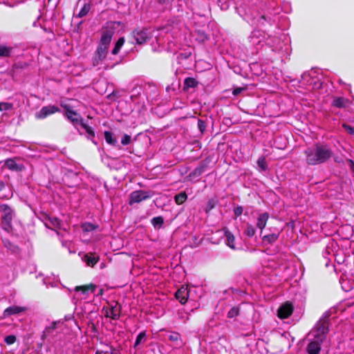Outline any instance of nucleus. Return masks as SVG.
Here are the masks:
<instances>
[{"label": "nucleus", "instance_id": "obj_9", "mask_svg": "<svg viewBox=\"0 0 354 354\" xmlns=\"http://www.w3.org/2000/svg\"><path fill=\"white\" fill-rule=\"evenodd\" d=\"M324 340L314 336V339L308 344L306 351L308 354H319L322 349V344Z\"/></svg>", "mask_w": 354, "mask_h": 354}, {"label": "nucleus", "instance_id": "obj_25", "mask_svg": "<svg viewBox=\"0 0 354 354\" xmlns=\"http://www.w3.org/2000/svg\"><path fill=\"white\" fill-rule=\"evenodd\" d=\"M279 233H272L268 235H264L262 237V241L268 244H272L279 239Z\"/></svg>", "mask_w": 354, "mask_h": 354}, {"label": "nucleus", "instance_id": "obj_3", "mask_svg": "<svg viewBox=\"0 0 354 354\" xmlns=\"http://www.w3.org/2000/svg\"><path fill=\"white\" fill-rule=\"evenodd\" d=\"M329 313H324L315 326L314 336L324 341L329 331Z\"/></svg>", "mask_w": 354, "mask_h": 354}, {"label": "nucleus", "instance_id": "obj_13", "mask_svg": "<svg viewBox=\"0 0 354 354\" xmlns=\"http://www.w3.org/2000/svg\"><path fill=\"white\" fill-rule=\"evenodd\" d=\"M249 42L252 44H261L266 42V35L264 32L261 30H254L249 37Z\"/></svg>", "mask_w": 354, "mask_h": 354}, {"label": "nucleus", "instance_id": "obj_20", "mask_svg": "<svg viewBox=\"0 0 354 354\" xmlns=\"http://www.w3.org/2000/svg\"><path fill=\"white\" fill-rule=\"evenodd\" d=\"M207 167V163L205 161H202L200 165L196 167L189 175L191 178H196L200 176L205 171Z\"/></svg>", "mask_w": 354, "mask_h": 354}, {"label": "nucleus", "instance_id": "obj_38", "mask_svg": "<svg viewBox=\"0 0 354 354\" xmlns=\"http://www.w3.org/2000/svg\"><path fill=\"white\" fill-rule=\"evenodd\" d=\"M83 231L85 232H91L96 229L97 226L91 223H85L82 225Z\"/></svg>", "mask_w": 354, "mask_h": 354}, {"label": "nucleus", "instance_id": "obj_56", "mask_svg": "<svg viewBox=\"0 0 354 354\" xmlns=\"http://www.w3.org/2000/svg\"><path fill=\"white\" fill-rule=\"evenodd\" d=\"M82 0H79L78 4H80L82 2Z\"/></svg>", "mask_w": 354, "mask_h": 354}, {"label": "nucleus", "instance_id": "obj_12", "mask_svg": "<svg viewBox=\"0 0 354 354\" xmlns=\"http://www.w3.org/2000/svg\"><path fill=\"white\" fill-rule=\"evenodd\" d=\"M133 37L136 41V44L149 43L151 39V32L147 29L133 32Z\"/></svg>", "mask_w": 354, "mask_h": 354}, {"label": "nucleus", "instance_id": "obj_34", "mask_svg": "<svg viewBox=\"0 0 354 354\" xmlns=\"http://www.w3.org/2000/svg\"><path fill=\"white\" fill-rule=\"evenodd\" d=\"M240 309L237 306L232 307L227 313V317L228 318H234L237 317L239 315Z\"/></svg>", "mask_w": 354, "mask_h": 354}, {"label": "nucleus", "instance_id": "obj_53", "mask_svg": "<svg viewBox=\"0 0 354 354\" xmlns=\"http://www.w3.org/2000/svg\"><path fill=\"white\" fill-rule=\"evenodd\" d=\"M5 187V183L3 180H0V192L2 191Z\"/></svg>", "mask_w": 354, "mask_h": 354}, {"label": "nucleus", "instance_id": "obj_43", "mask_svg": "<svg viewBox=\"0 0 354 354\" xmlns=\"http://www.w3.org/2000/svg\"><path fill=\"white\" fill-rule=\"evenodd\" d=\"M16 340L17 337L14 335H8L4 338V342L8 345L13 344Z\"/></svg>", "mask_w": 354, "mask_h": 354}, {"label": "nucleus", "instance_id": "obj_32", "mask_svg": "<svg viewBox=\"0 0 354 354\" xmlns=\"http://www.w3.org/2000/svg\"><path fill=\"white\" fill-rule=\"evenodd\" d=\"M255 232H256V230H255L254 227L252 225L248 223L246 225V228L244 231V234L247 236L251 238V237L254 236V235L255 234Z\"/></svg>", "mask_w": 354, "mask_h": 354}, {"label": "nucleus", "instance_id": "obj_37", "mask_svg": "<svg viewBox=\"0 0 354 354\" xmlns=\"http://www.w3.org/2000/svg\"><path fill=\"white\" fill-rule=\"evenodd\" d=\"M168 339L169 341H171L172 342H177L181 339V335L180 333H178L177 332H171L169 335Z\"/></svg>", "mask_w": 354, "mask_h": 354}, {"label": "nucleus", "instance_id": "obj_49", "mask_svg": "<svg viewBox=\"0 0 354 354\" xmlns=\"http://www.w3.org/2000/svg\"><path fill=\"white\" fill-rule=\"evenodd\" d=\"M50 333L48 331V329H44V331L42 332V334L41 335V340L42 342H44V340L46 339L48 335Z\"/></svg>", "mask_w": 354, "mask_h": 354}, {"label": "nucleus", "instance_id": "obj_4", "mask_svg": "<svg viewBox=\"0 0 354 354\" xmlns=\"http://www.w3.org/2000/svg\"><path fill=\"white\" fill-rule=\"evenodd\" d=\"M1 227L7 232H10L12 229V221L14 215V211L8 205H1Z\"/></svg>", "mask_w": 354, "mask_h": 354}, {"label": "nucleus", "instance_id": "obj_15", "mask_svg": "<svg viewBox=\"0 0 354 354\" xmlns=\"http://www.w3.org/2000/svg\"><path fill=\"white\" fill-rule=\"evenodd\" d=\"M175 297L180 301L181 304H185L189 297V292L187 288L182 286L175 293Z\"/></svg>", "mask_w": 354, "mask_h": 354}, {"label": "nucleus", "instance_id": "obj_36", "mask_svg": "<svg viewBox=\"0 0 354 354\" xmlns=\"http://www.w3.org/2000/svg\"><path fill=\"white\" fill-rule=\"evenodd\" d=\"M257 165L262 171H266L268 168L266 160L264 156H261L257 160Z\"/></svg>", "mask_w": 354, "mask_h": 354}, {"label": "nucleus", "instance_id": "obj_52", "mask_svg": "<svg viewBox=\"0 0 354 354\" xmlns=\"http://www.w3.org/2000/svg\"><path fill=\"white\" fill-rule=\"evenodd\" d=\"M125 42V39L123 37H120L118 41L115 43V44H124Z\"/></svg>", "mask_w": 354, "mask_h": 354}, {"label": "nucleus", "instance_id": "obj_21", "mask_svg": "<svg viewBox=\"0 0 354 354\" xmlns=\"http://www.w3.org/2000/svg\"><path fill=\"white\" fill-rule=\"evenodd\" d=\"M198 85V82L194 77H187L183 82V90L187 91L191 88H196Z\"/></svg>", "mask_w": 354, "mask_h": 354}, {"label": "nucleus", "instance_id": "obj_55", "mask_svg": "<svg viewBox=\"0 0 354 354\" xmlns=\"http://www.w3.org/2000/svg\"><path fill=\"white\" fill-rule=\"evenodd\" d=\"M104 294V290L103 289H100L99 290V292H98V295H102Z\"/></svg>", "mask_w": 354, "mask_h": 354}, {"label": "nucleus", "instance_id": "obj_2", "mask_svg": "<svg viewBox=\"0 0 354 354\" xmlns=\"http://www.w3.org/2000/svg\"><path fill=\"white\" fill-rule=\"evenodd\" d=\"M120 25V23L117 21L106 22L100 30V44H109Z\"/></svg>", "mask_w": 354, "mask_h": 354}, {"label": "nucleus", "instance_id": "obj_44", "mask_svg": "<svg viewBox=\"0 0 354 354\" xmlns=\"http://www.w3.org/2000/svg\"><path fill=\"white\" fill-rule=\"evenodd\" d=\"M131 142V137L128 134H124L121 140V144L122 145H127Z\"/></svg>", "mask_w": 354, "mask_h": 354}, {"label": "nucleus", "instance_id": "obj_48", "mask_svg": "<svg viewBox=\"0 0 354 354\" xmlns=\"http://www.w3.org/2000/svg\"><path fill=\"white\" fill-rule=\"evenodd\" d=\"M57 322L56 321H54L51 323L50 326L46 327V329H48V331L50 333L51 331L54 330L57 327Z\"/></svg>", "mask_w": 354, "mask_h": 354}, {"label": "nucleus", "instance_id": "obj_46", "mask_svg": "<svg viewBox=\"0 0 354 354\" xmlns=\"http://www.w3.org/2000/svg\"><path fill=\"white\" fill-rule=\"evenodd\" d=\"M243 209L242 206L238 205L237 207L234 208V214L236 216V218L241 216L243 213Z\"/></svg>", "mask_w": 354, "mask_h": 354}, {"label": "nucleus", "instance_id": "obj_22", "mask_svg": "<svg viewBox=\"0 0 354 354\" xmlns=\"http://www.w3.org/2000/svg\"><path fill=\"white\" fill-rule=\"evenodd\" d=\"M3 244L6 248L11 251L12 253H19L20 251L18 245H15V243H12L9 239H2Z\"/></svg>", "mask_w": 354, "mask_h": 354}, {"label": "nucleus", "instance_id": "obj_26", "mask_svg": "<svg viewBox=\"0 0 354 354\" xmlns=\"http://www.w3.org/2000/svg\"><path fill=\"white\" fill-rule=\"evenodd\" d=\"M91 6L90 3H84L80 12L76 15V18H82L86 16L90 11Z\"/></svg>", "mask_w": 354, "mask_h": 354}, {"label": "nucleus", "instance_id": "obj_40", "mask_svg": "<svg viewBox=\"0 0 354 354\" xmlns=\"http://www.w3.org/2000/svg\"><path fill=\"white\" fill-rule=\"evenodd\" d=\"M146 337V332L145 331H142L140 332L136 337V342L134 343V345L133 346L134 347H136L138 346L140 342H142V340Z\"/></svg>", "mask_w": 354, "mask_h": 354}, {"label": "nucleus", "instance_id": "obj_35", "mask_svg": "<svg viewBox=\"0 0 354 354\" xmlns=\"http://www.w3.org/2000/svg\"><path fill=\"white\" fill-rule=\"evenodd\" d=\"M266 22L271 24V22H272L271 18L270 17L267 18L265 15H261L258 19H257V24L259 26H265Z\"/></svg>", "mask_w": 354, "mask_h": 354}, {"label": "nucleus", "instance_id": "obj_18", "mask_svg": "<svg viewBox=\"0 0 354 354\" xmlns=\"http://www.w3.org/2000/svg\"><path fill=\"white\" fill-rule=\"evenodd\" d=\"M96 286L93 283H89L83 286H77L75 287L74 290L75 292H82L83 294H87L88 291L92 292H95Z\"/></svg>", "mask_w": 354, "mask_h": 354}, {"label": "nucleus", "instance_id": "obj_31", "mask_svg": "<svg viewBox=\"0 0 354 354\" xmlns=\"http://www.w3.org/2000/svg\"><path fill=\"white\" fill-rule=\"evenodd\" d=\"M163 223H164V218L161 216L153 217L151 219V224L153 225V226L154 227H158V228H160L162 226Z\"/></svg>", "mask_w": 354, "mask_h": 354}, {"label": "nucleus", "instance_id": "obj_39", "mask_svg": "<svg viewBox=\"0 0 354 354\" xmlns=\"http://www.w3.org/2000/svg\"><path fill=\"white\" fill-rule=\"evenodd\" d=\"M197 124L201 133L203 134L207 127V122L203 120L198 119Z\"/></svg>", "mask_w": 354, "mask_h": 354}, {"label": "nucleus", "instance_id": "obj_47", "mask_svg": "<svg viewBox=\"0 0 354 354\" xmlns=\"http://www.w3.org/2000/svg\"><path fill=\"white\" fill-rule=\"evenodd\" d=\"M246 89V87H236L233 89L232 94L234 95H238L240 94L243 91H245Z\"/></svg>", "mask_w": 354, "mask_h": 354}, {"label": "nucleus", "instance_id": "obj_42", "mask_svg": "<svg viewBox=\"0 0 354 354\" xmlns=\"http://www.w3.org/2000/svg\"><path fill=\"white\" fill-rule=\"evenodd\" d=\"M48 221H50V224L55 227H59L61 225V221L57 217H50L48 218Z\"/></svg>", "mask_w": 354, "mask_h": 354}, {"label": "nucleus", "instance_id": "obj_54", "mask_svg": "<svg viewBox=\"0 0 354 354\" xmlns=\"http://www.w3.org/2000/svg\"><path fill=\"white\" fill-rule=\"evenodd\" d=\"M44 342H42V341L41 340V342H38V343H37V348H38L39 350H41V349H42Z\"/></svg>", "mask_w": 354, "mask_h": 354}, {"label": "nucleus", "instance_id": "obj_10", "mask_svg": "<svg viewBox=\"0 0 354 354\" xmlns=\"http://www.w3.org/2000/svg\"><path fill=\"white\" fill-rule=\"evenodd\" d=\"M121 310V305L118 301H113L110 304V308L106 310L105 316L113 320H118L120 317Z\"/></svg>", "mask_w": 354, "mask_h": 354}, {"label": "nucleus", "instance_id": "obj_11", "mask_svg": "<svg viewBox=\"0 0 354 354\" xmlns=\"http://www.w3.org/2000/svg\"><path fill=\"white\" fill-rule=\"evenodd\" d=\"M293 310L292 304L290 301H286L278 308L277 316L281 319H287L292 314Z\"/></svg>", "mask_w": 354, "mask_h": 354}, {"label": "nucleus", "instance_id": "obj_41", "mask_svg": "<svg viewBox=\"0 0 354 354\" xmlns=\"http://www.w3.org/2000/svg\"><path fill=\"white\" fill-rule=\"evenodd\" d=\"M13 107V105L12 103L9 102H0V111H8L12 109Z\"/></svg>", "mask_w": 354, "mask_h": 354}, {"label": "nucleus", "instance_id": "obj_6", "mask_svg": "<svg viewBox=\"0 0 354 354\" xmlns=\"http://www.w3.org/2000/svg\"><path fill=\"white\" fill-rule=\"evenodd\" d=\"M152 196L151 192L145 190H136L132 192L129 196V204L139 203L143 201L149 199Z\"/></svg>", "mask_w": 354, "mask_h": 354}, {"label": "nucleus", "instance_id": "obj_29", "mask_svg": "<svg viewBox=\"0 0 354 354\" xmlns=\"http://www.w3.org/2000/svg\"><path fill=\"white\" fill-rule=\"evenodd\" d=\"M80 125L85 129L86 132L87 133L88 139L93 140L95 137V131L93 129L84 123V122H83Z\"/></svg>", "mask_w": 354, "mask_h": 354}, {"label": "nucleus", "instance_id": "obj_14", "mask_svg": "<svg viewBox=\"0 0 354 354\" xmlns=\"http://www.w3.org/2000/svg\"><path fill=\"white\" fill-rule=\"evenodd\" d=\"M3 167H6L10 171L20 172L22 171L25 167L22 164L16 162L14 158H8L4 161Z\"/></svg>", "mask_w": 354, "mask_h": 354}, {"label": "nucleus", "instance_id": "obj_45", "mask_svg": "<svg viewBox=\"0 0 354 354\" xmlns=\"http://www.w3.org/2000/svg\"><path fill=\"white\" fill-rule=\"evenodd\" d=\"M342 127L350 135H351V136L354 135V127H352L351 126L346 124H343Z\"/></svg>", "mask_w": 354, "mask_h": 354}, {"label": "nucleus", "instance_id": "obj_50", "mask_svg": "<svg viewBox=\"0 0 354 354\" xmlns=\"http://www.w3.org/2000/svg\"><path fill=\"white\" fill-rule=\"evenodd\" d=\"M122 46H115L113 49L112 50L113 55H117L120 50Z\"/></svg>", "mask_w": 354, "mask_h": 354}, {"label": "nucleus", "instance_id": "obj_24", "mask_svg": "<svg viewBox=\"0 0 354 354\" xmlns=\"http://www.w3.org/2000/svg\"><path fill=\"white\" fill-rule=\"evenodd\" d=\"M348 100L342 97H335L332 102V106L337 108H344Z\"/></svg>", "mask_w": 354, "mask_h": 354}, {"label": "nucleus", "instance_id": "obj_23", "mask_svg": "<svg viewBox=\"0 0 354 354\" xmlns=\"http://www.w3.org/2000/svg\"><path fill=\"white\" fill-rule=\"evenodd\" d=\"M84 259L88 266L94 267L99 261L100 257L98 256H92V254H86L84 256Z\"/></svg>", "mask_w": 354, "mask_h": 354}, {"label": "nucleus", "instance_id": "obj_33", "mask_svg": "<svg viewBox=\"0 0 354 354\" xmlns=\"http://www.w3.org/2000/svg\"><path fill=\"white\" fill-rule=\"evenodd\" d=\"M12 48L7 46H0V57H9Z\"/></svg>", "mask_w": 354, "mask_h": 354}, {"label": "nucleus", "instance_id": "obj_19", "mask_svg": "<svg viewBox=\"0 0 354 354\" xmlns=\"http://www.w3.org/2000/svg\"><path fill=\"white\" fill-rule=\"evenodd\" d=\"M269 218V214L264 212L261 214L257 218V226L262 231L266 226L267 221Z\"/></svg>", "mask_w": 354, "mask_h": 354}, {"label": "nucleus", "instance_id": "obj_28", "mask_svg": "<svg viewBox=\"0 0 354 354\" xmlns=\"http://www.w3.org/2000/svg\"><path fill=\"white\" fill-rule=\"evenodd\" d=\"M187 198V195L185 192H181L174 196V201L177 205L183 204Z\"/></svg>", "mask_w": 354, "mask_h": 354}, {"label": "nucleus", "instance_id": "obj_27", "mask_svg": "<svg viewBox=\"0 0 354 354\" xmlns=\"http://www.w3.org/2000/svg\"><path fill=\"white\" fill-rule=\"evenodd\" d=\"M104 134L105 140L109 145L112 146H116L117 140L115 138H113V133L111 131H105Z\"/></svg>", "mask_w": 354, "mask_h": 354}, {"label": "nucleus", "instance_id": "obj_7", "mask_svg": "<svg viewBox=\"0 0 354 354\" xmlns=\"http://www.w3.org/2000/svg\"><path fill=\"white\" fill-rule=\"evenodd\" d=\"M59 112L60 109L57 106L54 104H48L41 107L39 111L36 112L35 117L37 120H44L50 115Z\"/></svg>", "mask_w": 354, "mask_h": 354}, {"label": "nucleus", "instance_id": "obj_5", "mask_svg": "<svg viewBox=\"0 0 354 354\" xmlns=\"http://www.w3.org/2000/svg\"><path fill=\"white\" fill-rule=\"evenodd\" d=\"M60 106L64 110V117L73 125H80L84 122V119L82 115L76 111L73 110V107L70 104L62 102Z\"/></svg>", "mask_w": 354, "mask_h": 354}, {"label": "nucleus", "instance_id": "obj_51", "mask_svg": "<svg viewBox=\"0 0 354 354\" xmlns=\"http://www.w3.org/2000/svg\"><path fill=\"white\" fill-rule=\"evenodd\" d=\"M347 162L349 163L351 170L354 172V161L351 159H348Z\"/></svg>", "mask_w": 354, "mask_h": 354}, {"label": "nucleus", "instance_id": "obj_17", "mask_svg": "<svg viewBox=\"0 0 354 354\" xmlns=\"http://www.w3.org/2000/svg\"><path fill=\"white\" fill-rule=\"evenodd\" d=\"M223 231L224 232L225 236L227 239L226 245L230 247L231 249H235L234 241L235 237L233 234L228 230L227 227H225L223 228Z\"/></svg>", "mask_w": 354, "mask_h": 354}, {"label": "nucleus", "instance_id": "obj_1", "mask_svg": "<svg viewBox=\"0 0 354 354\" xmlns=\"http://www.w3.org/2000/svg\"><path fill=\"white\" fill-rule=\"evenodd\" d=\"M306 162L308 165H317L326 162L333 155V151L326 145L316 144L304 151Z\"/></svg>", "mask_w": 354, "mask_h": 354}, {"label": "nucleus", "instance_id": "obj_16", "mask_svg": "<svg viewBox=\"0 0 354 354\" xmlns=\"http://www.w3.org/2000/svg\"><path fill=\"white\" fill-rule=\"evenodd\" d=\"M25 308L23 307L12 306L4 310L3 317V318H6L12 315H17L23 312Z\"/></svg>", "mask_w": 354, "mask_h": 354}, {"label": "nucleus", "instance_id": "obj_8", "mask_svg": "<svg viewBox=\"0 0 354 354\" xmlns=\"http://www.w3.org/2000/svg\"><path fill=\"white\" fill-rule=\"evenodd\" d=\"M109 46H98L94 56L93 57V66H97L102 64V61L106 58Z\"/></svg>", "mask_w": 354, "mask_h": 354}, {"label": "nucleus", "instance_id": "obj_30", "mask_svg": "<svg viewBox=\"0 0 354 354\" xmlns=\"http://www.w3.org/2000/svg\"><path fill=\"white\" fill-rule=\"evenodd\" d=\"M218 204V201L216 198H210L208 200L207 206L205 209V212L206 214H209L211 210H212L216 205Z\"/></svg>", "mask_w": 354, "mask_h": 354}]
</instances>
